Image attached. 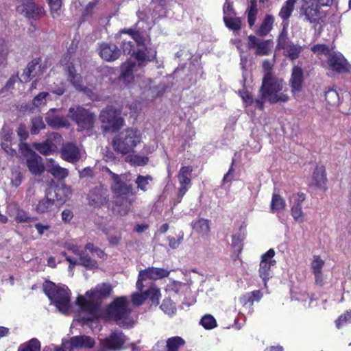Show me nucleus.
<instances>
[{
  "label": "nucleus",
  "mask_w": 351,
  "mask_h": 351,
  "mask_svg": "<svg viewBox=\"0 0 351 351\" xmlns=\"http://www.w3.org/2000/svg\"><path fill=\"white\" fill-rule=\"evenodd\" d=\"M19 150L26 158L32 156L33 153H36L27 143H23V141H21L19 143Z\"/></svg>",
  "instance_id": "obj_57"
},
{
  "label": "nucleus",
  "mask_w": 351,
  "mask_h": 351,
  "mask_svg": "<svg viewBox=\"0 0 351 351\" xmlns=\"http://www.w3.org/2000/svg\"><path fill=\"white\" fill-rule=\"evenodd\" d=\"M193 169L190 166L182 167L178 173V178L180 184V188L178 191V202L187 191V186L191 184L190 176L192 173Z\"/></svg>",
  "instance_id": "obj_23"
},
{
  "label": "nucleus",
  "mask_w": 351,
  "mask_h": 351,
  "mask_svg": "<svg viewBox=\"0 0 351 351\" xmlns=\"http://www.w3.org/2000/svg\"><path fill=\"white\" fill-rule=\"evenodd\" d=\"M325 97L328 104L335 106L339 104V97L336 90L333 89L328 90L326 92Z\"/></svg>",
  "instance_id": "obj_50"
},
{
  "label": "nucleus",
  "mask_w": 351,
  "mask_h": 351,
  "mask_svg": "<svg viewBox=\"0 0 351 351\" xmlns=\"http://www.w3.org/2000/svg\"><path fill=\"white\" fill-rule=\"evenodd\" d=\"M346 322L351 323V311L347 312V313L341 315L336 321V326L338 328H339L341 325Z\"/></svg>",
  "instance_id": "obj_60"
},
{
  "label": "nucleus",
  "mask_w": 351,
  "mask_h": 351,
  "mask_svg": "<svg viewBox=\"0 0 351 351\" xmlns=\"http://www.w3.org/2000/svg\"><path fill=\"white\" fill-rule=\"evenodd\" d=\"M152 181V177L151 176H138L135 180H133L137 184V189L143 191H147V186L149 182Z\"/></svg>",
  "instance_id": "obj_45"
},
{
  "label": "nucleus",
  "mask_w": 351,
  "mask_h": 351,
  "mask_svg": "<svg viewBox=\"0 0 351 351\" xmlns=\"http://www.w3.org/2000/svg\"><path fill=\"white\" fill-rule=\"evenodd\" d=\"M88 198L92 204L103 205L108 201V190L101 184L96 186L90 190Z\"/></svg>",
  "instance_id": "obj_25"
},
{
  "label": "nucleus",
  "mask_w": 351,
  "mask_h": 351,
  "mask_svg": "<svg viewBox=\"0 0 351 351\" xmlns=\"http://www.w3.org/2000/svg\"><path fill=\"white\" fill-rule=\"evenodd\" d=\"M141 141L140 131L136 128H128L114 137L112 147L117 153L125 155L133 152Z\"/></svg>",
  "instance_id": "obj_4"
},
{
  "label": "nucleus",
  "mask_w": 351,
  "mask_h": 351,
  "mask_svg": "<svg viewBox=\"0 0 351 351\" xmlns=\"http://www.w3.org/2000/svg\"><path fill=\"white\" fill-rule=\"evenodd\" d=\"M45 121L49 126L54 128L66 127L69 125L66 119L63 117L55 116L50 113H47Z\"/></svg>",
  "instance_id": "obj_34"
},
{
  "label": "nucleus",
  "mask_w": 351,
  "mask_h": 351,
  "mask_svg": "<svg viewBox=\"0 0 351 351\" xmlns=\"http://www.w3.org/2000/svg\"><path fill=\"white\" fill-rule=\"evenodd\" d=\"M184 340L180 337L169 338L167 341V351H178L179 348L184 345Z\"/></svg>",
  "instance_id": "obj_38"
},
{
  "label": "nucleus",
  "mask_w": 351,
  "mask_h": 351,
  "mask_svg": "<svg viewBox=\"0 0 351 351\" xmlns=\"http://www.w3.org/2000/svg\"><path fill=\"white\" fill-rule=\"evenodd\" d=\"M201 324L206 329H212L215 328L217 325L216 320L215 318L210 315H204L201 321Z\"/></svg>",
  "instance_id": "obj_51"
},
{
  "label": "nucleus",
  "mask_w": 351,
  "mask_h": 351,
  "mask_svg": "<svg viewBox=\"0 0 351 351\" xmlns=\"http://www.w3.org/2000/svg\"><path fill=\"white\" fill-rule=\"evenodd\" d=\"M50 8L51 13L53 19H58L60 16L62 0H47Z\"/></svg>",
  "instance_id": "obj_47"
},
{
  "label": "nucleus",
  "mask_w": 351,
  "mask_h": 351,
  "mask_svg": "<svg viewBox=\"0 0 351 351\" xmlns=\"http://www.w3.org/2000/svg\"><path fill=\"white\" fill-rule=\"evenodd\" d=\"M274 255L275 251L273 249H269L266 253L261 256L259 276L263 279L265 287H267V280L270 278V268L276 263L273 258Z\"/></svg>",
  "instance_id": "obj_14"
},
{
  "label": "nucleus",
  "mask_w": 351,
  "mask_h": 351,
  "mask_svg": "<svg viewBox=\"0 0 351 351\" xmlns=\"http://www.w3.org/2000/svg\"><path fill=\"white\" fill-rule=\"evenodd\" d=\"M324 265V261L321 259L319 256H315L311 263V269L313 274H319L322 271V269Z\"/></svg>",
  "instance_id": "obj_54"
},
{
  "label": "nucleus",
  "mask_w": 351,
  "mask_h": 351,
  "mask_svg": "<svg viewBox=\"0 0 351 351\" xmlns=\"http://www.w3.org/2000/svg\"><path fill=\"white\" fill-rule=\"evenodd\" d=\"M47 171L58 180L64 179L69 175V170L61 167L52 158L47 159Z\"/></svg>",
  "instance_id": "obj_29"
},
{
  "label": "nucleus",
  "mask_w": 351,
  "mask_h": 351,
  "mask_svg": "<svg viewBox=\"0 0 351 351\" xmlns=\"http://www.w3.org/2000/svg\"><path fill=\"white\" fill-rule=\"evenodd\" d=\"M99 117L104 124V130L108 132H114L123 125V119L112 107H108L102 110Z\"/></svg>",
  "instance_id": "obj_10"
},
{
  "label": "nucleus",
  "mask_w": 351,
  "mask_h": 351,
  "mask_svg": "<svg viewBox=\"0 0 351 351\" xmlns=\"http://www.w3.org/2000/svg\"><path fill=\"white\" fill-rule=\"evenodd\" d=\"M120 34H128L131 36V40H134V43H136L138 46H144L145 38L144 37L137 31L132 29H123L120 32Z\"/></svg>",
  "instance_id": "obj_39"
},
{
  "label": "nucleus",
  "mask_w": 351,
  "mask_h": 351,
  "mask_svg": "<svg viewBox=\"0 0 351 351\" xmlns=\"http://www.w3.org/2000/svg\"><path fill=\"white\" fill-rule=\"evenodd\" d=\"M285 200L278 194H274L271 203V210L273 213L285 208Z\"/></svg>",
  "instance_id": "obj_42"
},
{
  "label": "nucleus",
  "mask_w": 351,
  "mask_h": 351,
  "mask_svg": "<svg viewBox=\"0 0 351 351\" xmlns=\"http://www.w3.org/2000/svg\"><path fill=\"white\" fill-rule=\"evenodd\" d=\"M223 21L226 26L233 31H239L241 28V20L239 17L234 18L224 16Z\"/></svg>",
  "instance_id": "obj_40"
},
{
  "label": "nucleus",
  "mask_w": 351,
  "mask_h": 351,
  "mask_svg": "<svg viewBox=\"0 0 351 351\" xmlns=\"http://www.w3.org/2000/svg\"><path fill=\"white\" fill-rule=\"evenodd\" d=\"M192 228L195 232L202 236L208 235L210 232V221L200 218L192 223Z\"/></svg>",
  "instance_id": "obj_33"
},
{
  "label": "nucleus",
  "mask_w": 351,
  "mask_h": 351,
  "mask_svg": "<svg viewBox=\"0 0 351 351\" xmlns=\"http://www.w3.org/2000/svg\"><path fill=\"white\" fill-rule=\"evenodd\" d=\"M45 293L58 311L66 314L71 308V291L65 285L58 286L51 281L43 285Z\"/></svg>",
  "instance_id": "obj_3"
},
{
  "label": "nucleus",
  "mask_w": 351,
  "mask_h": 351,
  "mask_svg": "<svg viewBox=\"0 0 351 351\" xmlns=\"http://www.w3.org/2000/svg\"><path fill=\"white\" fill-rule=\"evenodd\" d=\"M95 345L94 338L86 336L80 335L72 337L69 341L62 343V346L59 348L57 351H72L73 348L90 349Z\"/></svg>",
  "instance_id": "obj_12"
},
{
  "label": "nucleus",
  "mask_w": 351,
  "mask_h": 351,
  "mask_svg": "<svg viewBox=\"0 0 351 351\" xmlns=\"http://www.w3.org/2000/svg\"><path fill=\"white\" fill-rule=\"evenodd\" d=\"M6 213L19 223L32 222L36 219V218L29 217L28 213L16 202H12L7 205Z\"/></svg>",
  "instance_id": "obj_19"
},
{
  "label": "nucleus",
  "mask_w": 351,
  "mask_h": 351,
  "mask_svg": "<svg viewBox=\"0 0 351 351\" xmlns=\"http://www.w3.org/2000/svg\"><path fill=\"white\" fill-rule=\"evenodd\" d=\"M26 165L34 176H40L45 171V166L42 158L36 153H33L32 156L26 158Z\"/></svg>",
  "instance_id": "obj_27"
},
{
  "label": "nucleus",
  "mask_w": 351,
  "mask_h": 351,
  "mask_svg": "<svg viewBox=\"0 0 351 351\" xmlns=\"http://www.w3.org/2000/svg\"><path fill=\"white\" fill-rule=\"evenodd\" d=\"M320 6L316 0H302L301 9L306 19L311 23L316 22L321 17Z\"/></svg>",
  "instance_id": "obj_18"
},
{
  "label": "nucleus",
  "mask_w": 351,
  "mask_h": 351,
  "mask_svg": "<svg viewBox=\"0 0 351 351\" xmlns=\"http://www.w3.org/2000/svg\"><path fill=\"white\" fill-rule=\"evenodd\" d=\"M168 240H169V247L172 249H176L178 247V246L182 243V241L183 240V237L182 236L179 237V238L178 239H176V238H174V237H169L168 238Z\"/></svg>",
  "instance_id": "obj_62"
},
{
  "label": "nucleus",
  "mask_w": 351,
  "mask_h": 351,
  "mask_svg": "<svg viewBox=\"0 0 351 351\" xmlns=\"http://www.w3.org/2000/svg\"><path fill=\"white\" fill-rule=\"evenodd\" d=\"M160 308L167 315H173L176 312V307L170 299H165L160 305Z\"/></svg>",
  "instance_id": "obj_48"
},
{
  "label": "nucleus",
  "mask_w": 351,
  "mask_h": 351,
  "mask_svg": "<svg viewBox=\"0 0 351 351\" xmlns=\"http://www.w3.org/2000/svg\"><path fill=\"white\" fill-rule=\"evenodd\" d=\"M28 69L32 71L33 77L40 74V58H36L27 64Z\"/></svg>",
  "instance_id": "obj_52"
},
{
  "label": "nucleus",
  "mask_w": 351,
  "mask_h": 351,
  "mask_svg": "<svg viewBox=\"0 0 351 351\" xmlns=\"http://www.w3.org/2000/svg\"><path fill=\"white\" fill-rule=\"evenodd\" d=\"M51 138L54 140H60L61 138V136L58 133H53L50 137L44 142L40 143H34V147L40 154L49 155L57 149V145L52 141Z\"/></svg>",
  "instance_id": "obj_26"
},
{
  "label": "nucleus",
  "mask_w": 351,
  "mask_h": 351,
  "mask_svg": "<svg viewBox=\"0 0 351 351\" xmlns=\"http://www.w3.org/2000/svg\"><path fill=\"white\" fill-rule=\"evenodd\" d=\"M111 178L110 189L116 198L128 197L134 193L133 180L130 174H116L106 168Z\"/></svg>",
  "instance_id": "obj_7"
},
{
  "label": "nucleus",
  "mask_w": 351,
  "mask_h": 351,
  "mask_svg": "<svg viewBox=\"0 0 351 351\" xmlns=\"http://www.w3.org/2000/svg\"><path fill=\"white\" fill-rule=\"evenodd\" d=\"M326 176L324 166H317L312 177L311 185L318 189L325 190L326 184Z\"/></svg>",
  "instance_id": "obj_31"
},
{
  "label": "nucleus",
  "mask_w": 351,
  "mask_h": 351,
  "mask_svg": "<svg viewBox=\"0 0 351 351\" xmlns=\"http://www.w3.org/2000/svg\"><path fill=\"white\" fill-rule=\"evenodd\" d=\"M65 191H69L66 187H49L45 191V196L40 199L36 206L35 210L38 213H49L54 210L57 206V203H63L65 199L62 194Z\"/></svg>",
  "instance_id": "obj_8"
},
{
  "label": "nucleus",
  "mask_w": 351,
  "mask_h": 351,
  "mask_svg": "<svg viewBox=\"0 0 351 351\" xmlns=\"http://www.w3.org/2000/svg\"><path fill=\"white\" fill-rule=\"evenodd\" d=\"M297 0H287L281 8L278 16L283 20L286 21L291 16V13L294 9Z\"/></svg>",
  "instance_id": "obj_36"
},
{
  "label": "nucleus",
  "mask_w": 351,
  "mask_h": 351,
  "mask_svg": "<svg viewBox=\"0 0 351 351\" xmlns=\"http://www.w3.org/2000/svg\"><path fill=\"white\" fill-rule=\"evenodd\" d=\"M69 117L77 124L80 130L92 129L95 121L93 113L80 106L76 108H70Z\"/></svg>",
  "instance_id": "obj_9"
},
{
  "label": "nucleus",
  "mask_w": 351,
  "mask_h": 351,
  "mask_svg": "<svg viewBox=\"0 0 351 351\" xmlns=\"http://www.w3.org/2000/svg\"><path fill=\"white\" fill-rule=\"evenodd\" d=\"M329 66L338 73H347L351 70V66L340 53H332L328 58Z\"/></svg>",
  "instance_id": "obj_21"
},
{
  "label": "nucleus",
  "mask_w": 351,
  "mask_h": 351,
  "mask_svg": "<svg viewBox=\"0 0 351 351\" xmlns=\"http://www.w3.org/2000/svg\"><path fill=\"white\" fill-rule=\"evenodd\" d=\"M49 95L47 92L40 93L33 99V105L35 107H39L46 104V97Z\"/></svg>",
  "instance_id": "obj_56"
},
{
  "label": "nucleus",
  "mask_w": 351,
  "mask_h": 351,
  "mask_svg": "<svg viewBox=\"0 0 351 351\" xmlns=\"http://www.w3.org/2000/svg\"><path fill=\"white\" fill-rule=\"evenodd\" d=\"M99 54L106 61L112 62L119 58L121 51L116 45L104 43L100 45Z\"/></svg>",
  "instance_id": "obj_24"
},
{
  "label": "nucleus",
  "mask_w": 351,
  "mask_h": 351,
  "mask_svg": "<svg viewBox=\"0 0 351 351\" xmlns=\"http://www.w3.org/2000/svg\"><path fill=\"white\" fill-rule=\"evenodd\" d=\"M285 83L273 73H265L259 89L260 95L256 99V106L263 108L265 101L271 104L285 103L289 99L287 93L282 92Z\"/></svg>",
  "instance_id": "obj_1"
},
{
  "label": "nucleus",
  "mask_w": 351,
  "mask_h": 351,
  "mask_svg": "<svg viewBox=\"0 0 351 351\" xmlns=\"http://www.w3.org/2000/svg\"><path fill=\"white\" fill-rule=\"evenodd\" d=\"M40 342L36 339H32L28 343L21 345L19 351H40Z\"/></svg>",
  "instance_id": "obj_46"
},
{
  "label": "nucleus",
  "mask_w": 351,
  "mask_h": 351,
  "mask_svg": "<svg viewBox=\"0 0 351 351\" xmlns=\"http://www.w3.org/2000/svg\"><path fill=\"white\" fill-rule=\"evenodd\" d=\"M160 298V289L156 287L154 284H152L149 289L143 293H134L132 295V302L134 305H141L143 302L149 298L153 303L158 304L159 299Z\"/></svg>",
  "instance_id": "obj_15"
},
{
  "label": "nucleus",
  "mask_w": 351,
  "mask_h": 351,
  "mask_svg": "<svg viewBox=\"0 0 351 351\" xmlns=\"http://www.w3.org/2000/svg\"><path fill=\"white\" fill-rule=\"evenodd\" d=\"M16 10L19 13H21L28 19L34 20H37L45 15L43 8L32 1V0L29 2L22 3L21 5L17 7Z\"/></svg>",
  "instance_id": "obj_16"
},
{
  "label": "nucleus",
  "mask_w": 351,
  "mask_h": 351,
  "mask_svg": "<svg viewBox=\"0 0 351 351\" xmlns=\"http://www.w3.org/2000/svg\"><path fill=\"white\" fill-rule=\"evenodd\" d=\"M60 154L65 161L74 163L81 159L83 153L75 144L67 143L62 145Z\"/></svg>",
  "instance_id": "obj_20"
},
{
  "label": "nucleus",
  "mask_w": 351,
  "mask_h": 351,
  "mask_svg": "<svg viewBox=\"0 0 351 351\" xmlns=\"http://www.w3.org/2000/svg\"><path fill=\"white\" fill-rule=\"evenodd\" d=\"M1 142L12 144L14 141L13 132L10 130H3L1 134Z\"/></svg>",
  "instance_id": "obj_58"
},
{
  "label": "nucleus",
  "mask_w": 351,
  "mask_h": 351,
  "mask_svg": "<svg viewBox=\"0 0 351 351\" xmlns=\"http://www.w3.org/2000/svg\"><path fill=\"white\" fill-rule=\"evenodd\" d=\"M311 50L315 54L321 55V54H330V49L329 47L325 44H317L313 45Z\"/></svg>",
  "instance_id": "obj_53"
},
{
  "label": "nucleus",
  "mask_w": 351,
  "mask_h": 351,
  "mask_svg": "<svg viewBox=\"0 0 351 351\" xmlns=\"http://www.w3.org/2000/svg\"><path fill=\"white\" fill-rule=\"evenodd\" d=\"M149 159L146 156H130V162L138 166L145 165L147 163Z\"/></svg>",
  "instance_id": "obj_59"
},
{
  "label": "nucleus",
  "mask_w": 351,
  "mask_h": 351,
  "mask_svg": "<svg viewBox=\"0 0 351 351\" xmlns=\"http://www.w3.org/2000/svg\"><path fill=\"white\" fill-rule=\"evenodd\" d=\"M249 48H256L255 53L258 56H267L269 53L270 40H263L255 36L250 35L247 37Z\"/></svg>",
  "instance_id": "obj_22"
},
{
  "label": "nucleus",
  "mask_w": 351,
  "mask_h": 351,
  "mask_svg": "<svg viewBox=\"0 0 351 351\" xmlns=\"http://www.w3.org/2000/svg\"><path fill=\"white\" fill-rule=\"evenodd\" d=\"M12 144L5 142L1 143V149L10 157H13L16 154V151L11 147Z\"/></svg>",
  "instance_id": "obj_61"
},
{
  "label": "nucleus",
  "mask_w": 351,
  "mask_h": 351,
  "mask_svg": "<svg viewBox=\"0 0 351 351\" xmlns=\"http://www.w3.org/2000/svg\"><path fill=\"white\" fill-rule=\"evenodd\" d=\"M277 47L284 49L285 55L291 60L298 59L303 51L302 46L294 44L288 39L285 28L278 36Z\"/></svg>",
  "instance_id": "obj_11"
},
{
  "label": "nucleus",
  "mask_w": 351,
  "mask_h": 351,
  "mask_svg": "<svg viewBox=\"0 0 351 351\" xmlns=\"http://www.w3.org/2000/svg\"><path fill=\"white\" fill-rule=\"evenodd\" d=\"M291 215L296 221H303V212L301 205H293L291 208Z\"/></svg>",
  "instance_id": "obj_55"
},
{
  "label": "nucleus",
  "mask_w": 351,
  "mask_h": 351,
  "mask_svg": "<svg viewBox=\"0 0 351 351\" xmlns=\"http://www.w3.org/2000/svg\"><path fill=\"white\" fill-rule=\"evenodd\" d=\"M45 128V124L43 121L42 117H36L32 119V134H38L41 130Z\"/></svg>",
  "instance_id": "obj_44"
},
{
  "label": "nucleus",
  "mask_w": 351,
  "mask_h": 351,
  "mask_svg": "<svg viewBox=\"0 0 351 351\" xmlns=\"http://www.w3.org/2000/svg\"><path fill=\"white\" fill-rule=\"evenodd\" d=\"M112 292V287L110 284L103 283L96 286L94 290L87 291L89 300L80 295L77 298L76 303L81 308L82 311L87 312V316L80 315V319L83 324L92 322L97 315L98 310V304L95 302V300L108 298Z\"/></svg>",
  "instance_id": "obj_2"
},
{
  "label": "nucleus",
  "mask_w": 351,
  "mask_h": 351,
  "mask_svg": "<svg viewBox=\"0 0 351 351\" xmlns=\"http://www.w3.org/2000/svg\"><path fill=\"white\" fill-rule=\"evenodd\" d=\"M148 62L144 51L138 49L136 56L121 64L119 80L125 84H130L134 79V74L145 66Z\"/></svg>",
  "instance_id": "obj_6"
},
{
  "label": "nucleus",
  "mask_w": 351,
  "mask_h": 351,
  "mask_svg": "<svg viewBox=\"0 0 351 351\" xmlns=\"http://www.w3.org/2000/svg\"><path fill=\"white\" fill-rule=\"evenodd\" d=\"M78 256H80V263H79V265H81L87 268H93L96 267V261H94L88 255L86 254L84 251L81 250Z\"/></svg>",
  "instance_id": "obj_41"
},
{
  "label": "nucleus",
  "mask_w": 351,
  "mask_h": 351,
  "mask_svg": "<svg viewBox=\"0 0 351 351\" xmlns=\"http://www.w3.org/2000/svg\"><path fill=\"white\" fill-rule=\"evenodd\" d=\"M170 271L164 268L149 267L144 270H141V276L143 278H149L152 280H158L167 277Z\"/></svg>",
  "instance_id": "obj_30"
},
{
  "label": "nucleus",
  "mask_w": 351,
  "mask_h": 351,
  "mask_svg": "<svg viewBox=\"0 0 351 351\" xmlns=\"http://www.w3.org/2000/svg\"><path fill=\"white\" fill-rule=\"evenodd\" d=\"M247 23L250 27H252L256 22V15L258 14L257 2L256 0L250 1V5L247 9Z\"/></svg>",
  "instance_id": "obj_37"
},
{
  "label": "nucleus",
  "mask_w": 351,
  "mask_h": 351,
  "mask_svg": "<svg viewBox=\"0 0 351 351\" xmlns=\"http://www.w3.org/2000/svg\"><path fill=\"white\" fill-rule=\"evenodd\" d=\"M31 71L28 69V67L27 66L24 70H23V73L21 74V77L19 78V80L22 82H29L30 80H32L33 78L32 74H31Z\"/></svg>",
  "instance_id": "obj_64"
},
{
  "label": "nucleus",
  "mask_w": 351,
  "mask_h": 351,
  "mask_svg": "<svg viewBox=\"0 0 351 351\" xmlns=\"http://www.w3.org/2000/svg\"><path fill=\"white\" fill-rule=\"evenodd\" d=\"M245 229L241 226L239 228V231L238 234H234L232 236V245L235 247H238V249L241 250V242L245 237Z\"/></svg>",
  "instance_id": "obj_49"
},
{
  "label": "nucleus",
  "mask_w": 351,
  "mask_h": 351,
  "mask_svg": "<svg viewBox=\"0 0 351 351\" xmlns=\"http://www.w3.org/2000/svg\"><path fill=\"white\" fill-rule=\"evenodd\" d=\"M132 202L128 197L117 198L113 206V212L121 216L126 215L130 210Z\"/></svg>",
  "instance_id": "obj_32"
},
{
  "label": "nucleus",
  "mask_w": 351,
  "mask_h": 351,
  "mask_svg": "<svg viewBox=\"0 0 351 351\" xmlns=\"http://www.w3.org/2000/svg\"><path fill=\"white\" fill-rule=\"evenodd\" d=\"M274 22V17L272 15L267 14L256 32L257 34L261 36L267 35L272 29Z\"/></svg>",
  "instance_id": "obj_35"
},
{
  "label": "nucleus",
  "mask_w": 351,
  "mask_h": 351,
  "mask_svg": "<svg viewBox=\"0 0 351 351\" xmlns=\"http://www.w3.org/2000/svg\"><path fill=\"white\" fill-rule=\"evenodd\" d=\"M134 47L135 45L134 40H131V36L122 40V49L124 53L132 54V57L135 56L137 51H135Z\"/></svg>",
  "instance_id": "obj_43"
},
{
  "label": "nucleus",
  "mask_w": 351,
  "mask_h": 351,
  "mask_svg": "<svg viewBox=\"0 0 351 351\" xmlns=\"http://www.w3.org/2000/svg\"><path fill=\"white\" fill-rule=\"evenodd\" d=\"M303 80L302 69L298 66H293L289 83L291 88V92L294 96L296 93H300L302 90Z\"/></svg>",
  "instance_id": "obj_28"
},
{
  "label": "nucleus",
  "mask_w": 351,
  "mask_h": 351,
  "mask_svg": "<svg viewBox=\"0 0 351 351\" xmlns=\"http://www.w3.org/2000/svg\"><path fill=\"white\" fill-rule=\"evenodd\" d=\"M126 341L127 337L121 331L114 330L108 337L102 339L101 344L104 348L118 351L125 348L124 344Z\"/></svg>",
  "instance_id": "obj_13"
},
{
  "label": "nucleus",
  "mask_w": 351,
  "mask_h": 351,
  "mask_svg": "<svg viewBox=\"0 0 351 351\" xmlns=\"http://www.w3.org/2000/svg\"><path fill=\"white\" fill-rule=\"evenodd\" d=\"M129 301L125 297L116 298L108 307L107 312L110 317L121 326L128 328L132 326V320L130 317V309Z\"/></svg>",
  "instance_id": "obj_5"
},
{
  "label": "nucleus",
  "mask_w": 351,
  "mask_h": 351,
  "mask_svg": "<svg viewBox=\"0 0 351 351\" xmlns=\"http://www.w3.org/2000/svg\"><path fill=\"white\" fill-rule=\"evenodd\" d=\"M67 80L78 91L82 92L88 96L92 95V91L90 88L85 86L82 82V76L77 73L72 63H70L66 66Z\"/></svg>",
  "instance_id": "obj_17"
},
{
  "label": "nucleus",
  "mask_w": 351,
  "mask_h": 351,
  "mask_svg": "<svg viewBox=\"0 0 351 351\" xmlns=\"http://www.w3.org/2000/svg\"><path fill=\"white\" fill-rule=\"evenodd\" d=\"M22 176L20 172H14L12 173V184L16 187L19 186L22 182Z\"/></svg>",
  "instance_id": "obj_63"
}]
</instances>
